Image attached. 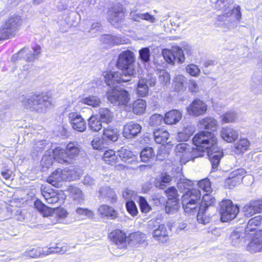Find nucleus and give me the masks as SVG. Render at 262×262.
<instances>
[{
	"label": "nucleus",
	"instance_id": "obj_47",
	"mask_svg": "<svg viewBox=\"0 0 262 262\" xmlns=\"http://www.w3.org/2000/svg\"><path fill=\"white\" fill-rule=\"evenodd\" d=\"M193 182L187 179H181L177 183L178 189L181 192H186L190 190Z\"/></svg>",
	"mask_w": 262,
	"mask_h": 262
},
{
	"label": "nucleus",
	"instance_id": "obj_35",
	"mask_svg": "<svg viewBox=\"0 0 262 262\" xmlns=\"http://www.w3.org/2000/svg\"><path fill=\"white\" fill-rule=\"evenodd\" d=\"M61 178L63 181H72L79 178V174L73 168L62 169Z\"/></svg>",
	"mask_w": 262,
	"mask_h": 262
},
{
	"label": "nucleus",
	"instance_id": "obj_58",
	"mask_svg": "<svg viewBox=\"0 0 262 262\" xmlns=\"http://www.w3.org/2000/svg\"><path fill=\"white\" fill-rule=\"evenodd\" d=\"M91 145L94 149L101 150L107 144H106L104 141L103 140L102 138L100 139L97 137L92 141Z\"/></svg>",
	"mask_w": 262,
	"mask_h": 262
},
{
	"label": "nucleus",
	"instance_id": "obj_11",
	"mask_svg": "<svg viewBox=\"0 0 262 262\" xmlns=\"http://www.w3.org/2000/svg\"><path fill=\"white\" fill-rule=\"evenodd\" d=\"M162 55L166 61L171 64H174L176 61L181 63L185 60L183 51L179 47H173L170 50L164 49Z\"/></svg>",
	"mask_w": 262,
	"mask_h": 262
},
{
	"label": "nucleus",
	"instance_id": "obj_2",
	"mask_svg": "<svg viewBox=\"0 0 262 262\" xmlns=\"http://www.w3.org/2000/svg\"><path fill=\"white\" fill-rule=\"evenodd\" d=\"M135 55L130 50L122 52L119 55L117 67L122 72H105L103 74L106 84L108 85L117 83L126 82L135 77Z\"/></svg>",
	"mask_w": 262,
	"mask_h": 262
},
{
	"label": "nucleus",
	"instance_id": "obj_64",
	"mask_svg": "<svg viewBox=\"0 0 262 262\" xmlns=\"http://www.w3.org/2000/svg\"><path fill=\"white\" fill-rule=\"evenodd\" d=\"M165 192L167 195L168 199H179V194L174 187L172 186L168 188L165 190Z\"/></svg>",
	"mask_w": 262,
	"mask_h": 262
},
{
	"label": "nucleus",
	"instance_id": "obj_21",
	"mask_svg": "<svg viewBox=\"0 0 262 262\" xmlns=\"http://www.w3.org/2000/svg\"><path fill=\"white\" fill-rule=\"evenodd\" d=\"M251 89L256 94H262V72L256 71L252 77Z\"/></svg>",
	"mask_w": 262,
	"mask_h": 262
},
{
	"label": "nucleus",
	"instance_id": "obj_9",
	"mask_svg": "<svg viewBox=\"0 0 262 262\" xmlns=\"http://www.w3.org/2000/svg\"><path fill=\"white\" fill-rule=\"evenodd\" d=\"M220 206L221 221L222 222H227L233 220L239 212L238 207L234 205L229 200L222 201Z\"/></svg>",
	"mask_w": 262,
	"mask_h": 262
},
{
	"label": "nucleus",
	"instance_id": "obj_49",
	"mask_svg": "<svg viewBox=\"0 0 262 262\" xmlns=\"http://www.w3.org/2000/svg\"><path fill=\"white\" fill-rule=\"evenodd\" d=\"M130 240L137 244H143L145 240V234L140 232H136L129 234Z\"/></svg>",
	"mask_w": 262,
	"mask_h": 262
},
{
	"label": "nucleus",
	"instance_id": "obj_36",
	"mask_svg": "<svg viewBox=\"0 0 262 262\" xmlns=\"http://www.w3.org/2000/svg\"><path fill=\"white\" fill-rule=\"evenodd\" d=\"M130 17L134 21H140V19L147 20L151 23L156 22V18L148 13H137L132 12L130 14Z\"/></svg>",
	"mask_w": 262,
	"mask_h": 262
},
{
	"label": "nucleus",
	"instance_id": "obj_43",
	"mask_svg": "<svg viewBox=\"0 0 262 262\" xmlns=\"http://www.w3.org/2000/svg\"><path fill=\"white\" fill-rule=\"evenodd\" d=\"M146 82H147L144 79H140L138 81L137 94L140 97H145L148 93L149 89Z\"/></svg>",
	"mask_w": 262,
	"mask_h": 262
},
{
	"label": "nucleus",
	"instance_id": "obj_46",
	"mask_svg": "<svg viewBox=\"0 0 262 262\" xmlns=\"http://www.w3.org/2000/svg\"><path fill=\"white\" fill-rule=\"evenodd\" d=\"M250 142L247 139H241L234 145L235 148L239 153H243L247 150Z\"/></svg>",
	"mask_w": 262,
	"mask_h": 262
},
{
	"label": "nucleus",
	"instance_id": "obj_1",
	"mask_svg": "<svg viewBox=\"0 0 262 262\" xmlns=\"http://www.w3.org/2000/svg\"><path fill=\"white\" fill-rule=\"evenodd\" d=\"M195 147H191L187 143H180L175 147L177 156L182 162L194 160L195 158L203 157L205 153L209 157L213 170L217 169L223 152L216 147V138L212 132L201 131L192 139Z\"/></svg>",
	"mask_w": 262,
	"mask_h": 262
},
{
	"label": "nucleus",
	"instance_id": "obj_48",
	"mask_svg": "<svg viewBox=\"0 0 262 262\" xmlns=\"http://www.w3.org/2000/svg\"><path fill=\"white\" fill-rule=\"evenodd\" d=\"M101 41L103 43L108 45L109 46L120 43V41L117 37L110 34L103 35L101 37Z\"/></svg>",
	"mask_w": 262,
	"mask_h": 262
},
{
	"label": "nucleus",
	"instance_id": "obj_19",
	"mask_svg": "<svg viewBox=\"0 0 262 262\" xmlns=\"http://www.w3.org/2000/svg\"><path fill=\"white\" fill-rule=\"evenodd\" d=\"M119 136V131L117 128L113 126L104 128L102 137L106 144L108 145L116 141L118 139Z\"/></svg>",
	"mask_w": 262,
	"mask_h": 262
},
{
	"label": "nucleus",
	"instance_id": "obj_32",
	"mask_svg": "<svg viewBox=\"0 0 262 262\" xmlns=\"http://www.w3.org/2000/svg\"><path fill=\"white\" fill-rule=\"evenodd\" d=\"M168 132L163 129L159 128L154 131V139L156 143L164 144L166 143L169 138Z\"/></svg>",
	"mask_w": 262,
	"mask_h": 262
},
{
	"label": "nucleus",
	"instance_id": "obj_28",
	"mask_svg": "<svg viewBox=\"0 0 262 262\" xmlns=\"http://www.w3.org/2000/svg\"><path fill=\"white\" fill-rule=\"evenodd\" d=\"M100 198L106 199L110 200L112 203H114L117 200V196L115 192L108 186L102 187L99 191Z\"/></svg>",
	"mask_w": 262,
	"mask_h": 262
},
{
	"label": "nucleus",
	"instance_id": "obj_24",
	"mask_svg": "<svg viewBox=\"0 0 262 262\" xmlns=\"http://www.w3.org/2000/svg\"><path fill=\"white\" fill-rule=\"evenodd\" d=\"M182 117V114L180 111L172 110L165 114L164 121L167 124H176L180 121Z\"/></svg>",
	"mask_w": 262,
	"mask_h": 262
},
{
	"label": "nucleus",
	"instance_id": "obj_55",
	"mask_svg": "<svg viewBox=\"0 0 262 262\" xmlns=\"http://www.w3.org/2000/svg\"><path fill=\"white\" fill-rule=\"evenodd\" d=\"M139 58L144 63L148 62L150 60V50L148 47L142 48L139 50Z\"/></svg>",
	"mask_w": 262,
	"mask_h": 262
},
{
	"label": "nucleus",
	"instance_id": "obj_38",
	"mask_svg": "<svg viewBox=\"0 0 262 262\" xmlns=\"http://www.w3.org/2000/svg\"><path fill=\"white\" fill-rule=\"evenodd\" d=\"M103 159L107 164L113 165L118 162V155L113 150H108L104 152Z\"/></svg>",
	"mask_w": 262,
	"mask_h": 262
},
{
	"label": "nucleus",
	"instance_id": "obj_5",
	"mask_svg": "<svg viewBox=\"0 0 262 262\" xmlns=\"http://www.w3.org/2000/svg\"><path fill=\"white\" fill-rule=\"evenodd\" d=\"M23 24L21 17L15 13L10 14L0 28V39H7L15 36Z\"/></svg>",
	"mask_w": 262,
	"mask_h": 262
},
{
	"label": "nucleus",
	"instance_id": "obj_15",
	"mask_svg": "<svg viewBox=\"0 0 262 262\" xmlns=\"http://www.w3.org/2000/svg\"><path fill=\"white\" fill-rule=\"evenodd\" d=\"M69 120L74 130L79 132H83L86 129V121L80 115L77 113H70Z\"/></svg>",
	"mask_w": 262,
	"mask_h": 262
},
{
	"label": "nucleus",
	"instance_id": "obj_18",
	"mask_svg": "<svg viewBox=\"0 0 262 262\" xmlns=\"http://www.w3.org/2000/svg\"><path fill=\"white\" fill-rule=\"evenodd\" d=\"M111 241L119 249L126 246V236L121 230H115L109 235Z\"/></svg>",
	"mask_w": 262,
	"mask_h": 262
},
{
	"label": "nucleus",
	"instance_id": "obj_27",
	"mask_svg": "<svg viewBox=\"0 0 262 262\" xmlns=\"http://www.w3.org/2000/svg\"><path fill=\"white\" fill-rule=\"evenodd\" d=\"M99 214L108 219L114 220L117 217V212L113 207L107 205H102L98 209Z\"/></svg>",
	"mask_w": 262,
	"mask_h": 262
},
{
	"label": "nucleus",
	"instance_id": "obj_20",
	"mask_svg": "<svg viewBox=\"0 0 262 262\" xmlns=\"http://www.w3.org/2000/svg\"><path fill=\"white\" fill-rule=\"evenodd\" d=\"M60 250L58 247H50L48 249L44 250L40 248H31L26 250L24 252V255L32 258H35L40 256L41 255H47L53 252H59Z\"/></svg>",
	"mask_w": 262,
	"mask_h": 262
},
{
	"label": "nucleus",
	"instance_id": "obj_59",
	"mask_svg": "<svg viewBox=\"0 0 262 262\" xmlns=\"http://www.w3.org/2000/svg\"><path fill=\"white\" fill-rule=\"evenodd\" d=\"M139 205L141 211L143 213L148 212L151 209L146 200L143 196L139 198Z\"/></svg>",
	"mask_w": 262,
	"mask_h": 262
},
{
	"label": "nucleus",
	"instance_id": "obj_53",
	"mask_svg": "<svg viewBox=\"0 0 262 262\" xmlns=\"http://www.w3.org/2000/svg\"><path fill=\"white\" fill-rule=\"evenodd\" d=\"M126 208L127 212L133 216H136L138 210L135 203L133 201H128L126 202Z\"/></svg>",
	"mask_w": 262,
	"mask_h": 262
},
{
	"label": "nucleus",
	"instance_id": "obj_37",
	"mask_svg": "<svg viewBox=\"0 0 262 262\" xmlns=\"http://www.w3.org/2000/svg\"><path fill=\"white\" fill-rule=\"evenodd\" d=\"M88 126L90 129L94 132H98L102 127V122L97 115H93L89 118Z\"/></svg>",
	"mask_w": 262,
	"mask_h": 262
},
{
	"label": "nucleus",
	"instance_id": "obj_54",
	"mask_svg": "<svg viewBox=\"0 0 262 262\" xmlns=\"http://www.w3.org/2000/svg\"><path fill=\"white\" fill-rule=\"evenodd\" d=\"M171 180V177L166 174H162L159 181L156 182V185L157 187H159L161 189H164L166 185L169 183Z\"/></svg>",
	"mask_w": 262,
	"mask_h": 262
},
{
	"label": "nucleus",
	"instance_id": "obj_51",
	"mask_svg": "<svg viewBox=\"0 0 262 262\" xmlns=\"http://www.w3.org/2000/svg\"><path fill=\"white\" fill-rule=\"evenodd\" d=\"M157 74L162 84L166 85L170 83V75L165 70H158Z\"/></svg>",
	"mask_w": 262,
	"mask_h": 262
},
{
	"label": "nucleus",
	"instance_id": "obj_45",
	"mask_svg": "<svg viewBox=\"0 0 262 262\" xmlns=\"http://www.w3.org/2000/svg\"><path fill=\"white\" fill-rule=\"evenodd\" d=\"M70 194L73 199L80 202L83 200V194L82 191L78 187L75 186H71L69 189Z\"/></svg>",
	"mask_w": 262,
	"mask_h": 262
},
{
	"label": "nucleus",
	"instance_id": "obj_61",
	"mask_svg": "<svg viewBox=\"0 0 262 262\" xmlns=\"http://www.w3.org/2000/svg\"><path fill=\"white\" fill-rule=\"evenodd\" d=\"M186 70L187 73L194 77L198 76L200 72V69L196 65L194 64L188 65L186 68Z\"/></svg>",
	"mask_w": 262,
	"mask_h": 262
},
{
	"label": "nucleus",
	"instance_id": "obj_63",
	"mask_svg": "<svg viewBox=\"0 0 262 262\" xmlns=\"http://www.w3.org/2000/svg\"><path fill=\"white\" fill-rule=\"evenodd\" d=\"M236 115L234 112H228L222 116V121L225 123H229L233 121L236 118Z\"/></svg>",
	"mask_w": 262,
	"mask_h": 262
},
{
	"label": "nucleus",
	"instance_id": "obj_17",
	"mask_svg": "<svg viewBox=\"0 0 262 262\" xmlns=\"http://www.w3.org/2000/svg\"><path fill=\"white\" fill-rule=\"evenodd\" d=\"M261 211H262V200L251 201L243 207L244 214L247 217H250Z\"/></svg>",
	"mask_w": 262,
	"mask_h": 262
},
{
	"label": "nucleus",
	"instance_id": "obj_60",
	"mask_svg": "<svg viewBox=\"0 0 262 262\" xmlns=\"http://www.w3.org/2000/svg\"><path fill=\"white\" fill-rule=\"evenodd\" d=\"M34 206L35 208L42 212L44 216H47L50 212L49 208L39 200L35 202Z\"/></svg>",
	"mask_w": 262,
	"mask_h": 262
},
{
	"label": "nucleus",
	"instance_id": "obj_39",
	"mask_svg": "<svg viewBox=\"0 0 262 262\" xmlns=\"http://www.w3.org/2000/svg\"><path fill=\"white\" fill-rule=\"evenodd\" d=\"M179 199H168L165 205V211L167 214H173L179 208Z\"/></svg>",
	"mask_w": 262,
	"mask_h": 262
},
{
	"label": "nucleus",
	"instance_id": "obj_10",
	"mask_svg": "<svg viewBox=\"0 0 262 262\" xmlns=\"http://www.w3.org/2000/svg\"><path fill=\"white\" fill-rule=\"evenodd\" d=\"M249 237L250 233L246 231L243 227H238L230 232L229 241L233 246L240 247L245 244Z\"/></svg>",
	"mask_w": 262,
	"mask_h": 262
},
{
	"label": "nucleus",
	"instance_id": "obj_30",
	"mask_svg": "<svg viewBox=\"0 0 262 262\" xmlns=\"http://www.w3.org/2000/svg\"><path fill=\"white\" fill-rule=\"evenodd\" d=\"M98 118L103 123L108 124L113 119V113L108 108H100L98 111V114L97 115Z\"/></svg>",
	"mask_w": 262,
	"mask_h": 262
},
{
	"label": "nucleus",
	"instance_id": "obj_41",
	"mask_svg": "<svg viewBox=\"0 0 262 262\" xmlns=\"http://www.w3.org/2000/svg\"><path fill=\"white\" fill-rule=\"evenodd\" d=\"M81 102L84 104L91 106L93 107L99 106L101 103L100 98L97 96L93 95L83 98Z\"/></svg>",
	"mask_w": 262,
	"mask_h": 262
},
{
	"label": "nucleus",
	"instance_id": "obj_4",
	"mask_svg": "<svg viewBox=\"0 0 262 262\" xmlns=\"http://www.w3.org/2000/svg\"><path fill=\"white\" fill-rule=\"evenodd\" d=\"M20 101L24 108L37 113H45L52 105V97L47 94L23 95Z\"/></svg>",
	"mask_w": 262,
	"mask_h": 262
},
{
	"label": "nucleus",
	"instance_id": "obj_6",
	"mask_svg": "<svg viewBox=\"0 0 262 262\" xmlns=\"http://www.w3.org/2000/svg\"><path fill=\"white\" fill-rule=\"evenodd\" d=\"M119 83L115 82L114 84H110L109 86L112 85L113 88L108 89L106 92V96L107 100L114 105H126L130 99L129 95L125 90L115 86L116 84Z\"/></svg>",
	"mask_w": 262,
	"mask_h": 262
},
{
	"label": "nucleus",
	"instance_id": "obj_3",
	"mask_svg": "<svg viewBox=\"0 0 262 262\" xmlns=\"http://www.w3.org/2000/svg\"><path fill=\"white\" fill-rule=\"evenodd\" d=\"M213 7L217 10L222 11V14L217 16L215 24L216 27L225 29L235 28L242 18L241 7L234 5L233 0H210Z\"/></svg>",
	"mask_w": 262,
	"mask_h": 262
},
{
	"label": "nucleus",
	"instance_id": "obj_52",
	"mask_svg": "<svg viewBox=\"0 0 262 262\" xmlns=\"http://www.w3.org/2000/svg\"><path fill=\"white\" fill-rule=\"evenodd\" d=\"M163 120L164 118L163 116L156 114L150 117L148 124L151 126H157L161 125Z\"/></svg>",
	"mask_w": 262,
	"mask_h": 262
},
{
	"label": "nucleus",
	"instance_id": "obj_31",
	"mask_svg": "<svg viewBox=\"0 0 262 262\" xmlns=\"http://www.w3.org/2000/svg\"><path fill=\"white\" fill-rule=\"evenodd\" d=\"M26 52L23 55L24 59L27 62H32L37 59L41 53V47L37 45L32 48L33 52L26 48Z\"/></svg>",
	"mask_w": 262,
	"mask_h": 262
},
{
	"label": "nucleus",
	"instance_id": "obj_33",
	"mask_svg": "<svg viewBox=\"0 0 262 262\" xmlns=\"http://www.w3.org/2000/svg\"><path fill=\"white\" fill-rule=\"evenodd\" d=\"M61 172H62L61 169L58 168L55 170L47 179V182L56 187H58L60 182L63 181L61 178Z\"/></svg>",
	"mask_w": 262,
	"mask_h": 262
},
{
	"label": "nucleus",
	"instance_id": "obj_13",
	"mask_svg": "<svg viewBox=\"0 0 262 262\" xmlns=\"http://www.w3.org/2000/svg\"><path fill=\"white\" fill-rule=\"evenodd\" d=\"M207 110L206 104L199 99H194L187 108L189 115L196 117L204 115Z\"/></svg>",
	"mask_w": 262,
	"mask_h": 262
},
{
	"label": "nucleus",
	"instance_id": "obj_23",
	"mask_svg": "<svg viewBox=\"0 0 262 262\" xmlns=\"http://www.w3.org/2000/svg\"><path fill=\"white\" fill-rule=\"evenodd\" d=\"M220 134L222 138L229 143L234 142L238 136V132L229 127L222 128Z\"/></svg>",
	"mask_w": 262,
	"mask_h": 262
},
{
	"label": "nucleus",
	"instance_id": "obj_50",
	"mask_svg": "<svg viewBox=\"0 0 262 262\" xmlns=\"http://www.w3.org/2000/svg\"><path fill=\"white\" fill-rule=\"evenodd\" d=\"M118 156L121 159L122 161L126 162L128 159L132 158L133 156V152L125 147H121L117 151Z\"/></svg>",
	"mask_w": 262,
	"mask_h": 262
},
{
	"label": "nucleus",
	"instance_id": "obj_62",
	"mask_svg": "<svg viewBox=\"0 0 262 262\" xmlns=\"http://www.w3.org/2000/svg\"><path fill=\"white\" fill-rule=\"evenodd\" d=\"M261 218L258 216H255L253 218L250 219L248 222L247 227L244 229L246 231L248 232L249 230H251V226H257L260 223Z\"/></svg>",
	"mask_w": 262,
	"mask_h": 262
},
{
	"label": "nucleus",
	"instance_id": "obj_16",
	"mask_svg": "<svg viewBox=\"0 0 262 262\" xmlns=\"http://www.w3.org/2000/svg\"><path fill=\"white\" fill-rule=\"evenodd\" d=\"M246 249L247 251L254 253L262 250V230L256 231L254 233Z\"/></svg>",
	"mask_w": 262,
	"mask_h": 262
},
{
	"label": "nucleus",
	"instance_id": "obj_44",
	"mask_svg": "<svg viewBox=\"0 0 262 262\" xmlns=\"http://www.w3.org/2000/svg\"><path fill=\"white\" fill-rule=\"evenodd\" d=\"M46 141L40 140L35 142L32 147L31 154L33 157H36L40 154L46 147Z\"/></svg>",
	"mask_w": 262,
	"mask_h": 262
},
{
	"label": "nucleus",
	"instance_id": "obj_8",
	"mask_svg": "<svg viewBox=\"0 0 262 262\" xmlns=\"http://www.w3.org/2000/svg\"><path fill=\"white\" fill-rule=\"evenodd\" d=\"M201 197L199 190L192 189L186 191L182 197V204L185 212L190 213L197 211Z\"/></svg>",
	"mask_w": 262,
	"mask_h": 262
},
{
	"label": "nucleus",
	"instance_id": "obj_56",
	"mask_svg": "<svg viewBox=\"0 0 262 262\" xmlns=\"http://www.w3.org/2000/svg\"><path fill=\"white\" fill-rule=\"evenodd\" d=\"M215 202L214 197L206 193L203 196V202L200 206L203 205L204 208H208L209 206H213Z\"/></svg>",
	"mask_w": 262,
	"mask_h": 262
},
{
	"label": "nucleus",
	"instance_id": "obj_22",
	"mask_svg": "<svg viewBox=\"0 0 262 262\" xmlns=\"http://www.w3.org/2000/svg\"><path fill=\"white\" fill-rule=\"evenodd\" d=\"M154 238L159 242L164 243L169 239L168 233L166 226L164 224L160 225L158 227L152 231Z\"/></svg>",
	"mask_w": 262,
	"mask_h": 262
},
{
	"label": "nucleus",
	"instance_id": "obj_34",
	"mask_svg": "<svg viewBox=\"0 0 262 262\" xmlns=\"http://www.w3.org/2000/svg\"><path fill=\"white\" fill-rule=\"evenodd\" d=\"M199 123L202 128L214 131L216 129V121L212 117H208L205 118L199 121Z\"/></svg>",
	"mask_w": 262,
	"mask_h": 262
},
{
	"label": "nucleus",
	"instance_id": "obj_57",
	"mask_svg": "<svg viewBox=\"0 0 262 262\" xmlns=\"http://www.w3.org/2000/svg\"><path fill=\"white\" fill-rule=\"evenodd\" d=\"M199 188L205 192L211 191V182L208 178L202 179L198 182Z\"/></svg>",
	"mask_w": 262,
	"mask_h": 262
},
{
	"label": "nucleus",
	"instance_id": "obj_40",
	"mask_svg": "<svg viewBox=\"0 0 262 262\" xmlns=\"http://www.w3.org/2000/svg\"><path fill=\"white\" fill-rule=\"evenodd\" d=\"M146 103L143 99H138L133 104V111L134 114L140 115L143 113L146 109Z\"/></svg>",
	"mask_w": 262,
	"mask_h": 262
},
{
	"label": "nucleus",
	"instance_id": "obj_29",
	"mask_svg": "<svg viewBox=\"0 0 262 262\" xmlns=\"http://www.w3.org/2000/svg\"><path fill=\"white\" fill-rule=\"evenodd\" d=\"M208 212L209 208H204L203 205L200 206L197 214V220L199 223L205 225L210 222L213 214Z\"/></svg>",
	"mask_w": 262,
	"mask_h": 262
},
{
	"label": "nucleus",
	"instance_id": "obj_26",
	"mask_svg": "<svg viewBox=\"0 0 262 262\" xmlns=\"http://www.w3.org/2000/svg\"><path fill=\"white\" fill-rule=\"evenodd\" d=\"M195 129L194 125H189L184 127L183 129L178 132L176 139L180 142H184L188 140L190 136L192 135Z\"/></svg>",
	"mask_w": 262,
	"mask_h": 262
},
{
	"label": "nucleus",
	"instance_id": "obj_7",
	"mask_svg": "<svg viewBox=\"0 0 262 262\" xmlns=\"http://www.w3.org/2000/svg\"><path fill=\"white\" fill-rule=\"evenodd\" d=\"M79 152L80 149L77 146L73 143H70L65 149H56L54 151V158L56 161L61 164H71Z\"/></svg>",
	"mask_w": 262,
	"mask_h": 262
},
{
	"label": "nucleus",
	"instance_id": "obj_25",
	"mask_svg": "<svg viewBox=\"0 0 262 262\" xmlns=\"http://www.w3.org/2000/svg\"><path fill=\"white\" fill-rule=\"evenodd\" d=\"M124 16L122 8L112 7L108 11V20L112 25H114Z\"/></svg>",
	"mask_w": 262,
	"mask_h": 262
},
{
	"label": "nucleus",
	"instance_id": "obj_14",
	"mask_svg": "<svg viewBox=\"0 0 262 262\" xmlns=\"http://www.w3.org/2000/svg\"><path fill=\"white\" fill-rule=\"evenodd\" d=\"M142 126L135 121L126 123L123 127V136L126 139H132L140 133Z\"/></svg>",
	"mask_w": 262,
	"mask_h": 262
},
{
	"label": "nucleus",
	"instance_id": "obj_42",
	"mask_svg": "<svg viewBox=\"0 0 262 262\" xmlns=\"http://www.w3.org/2000/svg\"><path fill=\"white\" fill-rule=\"evenodd\" d=\"M155 153L154 149L152 147H147L142 149L140 152V158L141 161L143 162H147L150 159L154 158Z\"/></svg>",
	"mask_w": 262,
	"mask_h": 262
},
{
	"label": "nucleus",
	"instance_id": "obj_12",
	"mask_svg": "<svg viewBox=\"0 0 262 262\" xmlns=\"http://www.w3.org/2000/svg\"><path fill=\"white\" fill-rule=\"evenodd\" d=\"M246 173L245 170L243 168H238L231 172L228 178L226 179L224 186L226 188L231 189L239 184Z\"/></svg>",
	"mask_w": 262,
	"mask_h": 262
}]
</instances>
